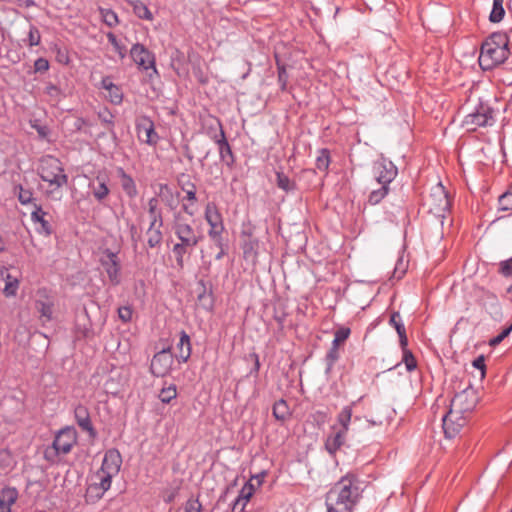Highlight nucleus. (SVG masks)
Wrapping results in <instances>:
<instances>
[{
	"label": "nucleus",
	"instance_id": "nucleus-10",
	"mask_svg": "<svg viewBox=\"0 0 512 512\" xmlns=\"http://www.w3.org/2000/svg\"><path fill=\"white\" fill-rule=\"evenodd\" d=\"M429 210L438 216H444L450 208V199L442 183H437L431 188L428 198Z\"/></svg>",
	"mask_w": 512,
	"mask_h": 512
},
{
	"label": "nucleus",
	"instance_id": "nucleus-17",
	"mask_svg": "<svg viewBox=\"0 0 512 512\" xmlns=\"http://www.w3.org/2000/svg\"><path fill=\"white\" fill-rule=\"evenodd\" d=\"M122 465V457L117 449L106 451L101 468L99 470L106 472L112 476L118 475Z\"/></svg>",
	"mask_w": 512,
	"mask_h": 512
},
{
	"label": "nucleus",
	"instance_id": "nucleus-9",
	"mask_svg": "<svg viewBox=\"0 0 512 512\" xmlns=\"http://www.w3.org/2000/svg\"><path fill=\"white\" fill-rule=\"evenodd\" d=\"M99 262L107 274L109 282L114 286L119 285L121 283V261L118 257V252L104 249Z\"/></svg>",
	"mask_w": 512,
	"mask_h": 512
},
{
	"label": "nucleus",
	"instance_id": "nucleus-15",
	"mask_svg": "<svg viewBox=\"0 0 512 512\" xmlns=\"http://www.w3.org/2000/svg\"><path fill=\"white\" fill-rule=\"evenodd\" d=\"M54 303V297L46 289H39L37 291L35 309L39 313L42 322H49L52 320Z\"/></svg>",
	"mask_w": 512,
	"mask_h": 512
},
{
	"label": "nucleus",
	"instance_id": "nucleus-45",
	"mask_svg": "<svg viewBox=\"0 0 512 512\" xmlns=\"http://www.w3.org/2000/svg\"><path fill=\"white\" fill-rule=\"evenodd\" d=\"M277 69H278V83L282 91H285L288 84V74L284 65L280 64L277 61Z\"/></svg>",
	"mask_w": 512,
	"mask_h": 512
},
{
	"label": "nucleus",
	"instance_id": "nucleus-27",
	"mask_svg": "<svg viewBox=\"0 0 512 512\" xmlns=\"http://www.w3.org/2000/svg\"><path fill=\"white\" fill-rule=\"evenodd\" d=\"M18 498L16 488L7 487L0 492V512H11V506Z\"/></svg>",
	"mask_w": 512,
	"mask_h": 512
},
{
	"label": "nucleus",
	"instance_id": "nucleus-26",
	"mask_svg": "<svg viewBox=\"0 0 512 512\" xmlns=\"http://www.w3.org/2000/svg\"><path fill=\"white\" fill-rule=\"evenodd\" d=\"M100 87L108 92L106 97L113 104H120L123 99V93L119 86L115 85L110 77H104L101 80Z\"/></svg>",
	"mask_w": 512,
	"mask_h": 512
},
{
	"label": "nucleus",
	"instance_id": "nucleus-6",
	"mask_svg": "<svg viewBox=\"0 0 512 512\" xmlns=\"http://www.w3.org/2000/svg\"><path fill=\"white\" fill-rule=\"evenodd\" d=\"M204 219L209 225V238L214 242L216 246H221L225 226L222 214L220 213L215 203H207L204 211Z\"/></svg>",
	"mask_w": 512,
	"mask_h": 512
},
{
	"label": "nucleus",
	"instance_id": "nucleus-3",
	"mask_svg": "<svg viewBox=\"0 0 512 512\" xmlns=\"http://www.w3.org/2000/svg\"><path fill=\"white\" fill-rule=\"evenodd\" d=\"M38 174L42 181L48 184L45 195L51 199H60V189L68 182L62 163L54 156L47 155L41 158Z\"/></svg>",
	"mask_w": 512,
	"mask_h": 512
},
{
	"label": "nucleus",
	"instance_id": "nucleus-64",
	"mask_svg": "<svg viewBox=\"0 0 512 512\" xmlns=\"http://www.w3.org/2000/svg\"><path fill=\"white\" fill-rule=\"evenodd\" d=\"M182 210L189 216H193L195 211L187 204L182 205Z\"/></svg>",
	"mask_w": 512,
	"mask_h": 512
},
{
	"label": "nucleus",
	"instance_id": "nucleus-29",
	"mask_svg": "<svg viewBox=\"0 0 512 512\" xmlns=\"http://www.w3.org/2000/svg\"><path fill=\"white\" fill-rule=\"evenodd\" d=\"M352 415H353L352 405L344 406L337 415V424L339 425V427L337 426V429H340V430L348 433L349 428H350V423L352 420Z\"/></svg>",
	"mask_w": 512,
	"mask_h": 512
},
{
	"label": "nucleus",
	"instance_id": "nucleus-21",
	"mask_svg": "<svg viewBox=\"0 0 512 512\" xmlns=\"http://www.w3.org/2000/svg\"><path fill=\"white\" fill-rule=\"evenodd\" d=\"M331 429L332 433L326 438L325 448L330 454H334L345 443L347 432L337 429V425H333Z\"/></svg>",
	"mask_w": 512,
	"mask_h": 512
},
{
	"label": "nucleus",
	"instance_id": "nucleus-40",
	"mask_svg": "<svg viewBox=\"0 0 512 512\" xmlns=\"http://www.w3.org/2000/svg\"><path fill=\"white\" fill-rule=\"evenodd\" d=\"M109 43L113 46L114 51L118 54L119 58L122 60L126 57L127 49L124 44H122L114 33L108 32L106 34Z\"/></svg>",
	"mask_w": 512,
	"mask_h": 512
},
{
	"label": "nucleus",
	"instance_id": "nucleus-44",
	"mask_svg": "<svg viewBox=\"0 0 512 512\" xmlns=\"http://www.w3.org/2000/svg\"><path fill=\"white\" fill-rule=\"evenodd\" d=\"M402 349H403V362L406 366V369L409 372L413 371L417 366L416 360L410 350H408L406 347H402Z\"/></svg>",
	"mask_w": 512,
	"mask_h": 512
},
{
	"label": "nucleus",
	"instance_id": "nucleus-43",
	"mask_svg": "<svg viewBox=\"0 0 512 512\" xmlns=\"http://www.w3.org/2000/svg\"><path fill=\"white\" fill-rule=\"evenodd\" d=\"M351 330L348 327H341L334 333V339L332 345L339 347L340 344L344 343L350 336Z\"/></svg>",
	"mask_w": 512,
	"mask_h": 512
},
{
	"label": "nucleus",
	"instance_id": "nucleus-58",
	"mask_svg": "<svg viewBox=\"0 0 512 512\" xmlns=\"http://www.w3.org/2000/svg\"><path fill=\"white\" fill-rule=\"evenodd\" d=\"M503 197H504V194L501 195L499 198V202H500V205L502 206V209H504V210L512 209V198L509 200H506V201H502Z\"/></svg>",
	"mask_w": 512,
	"mask_h": 512
},
{
	"label": "nucleus",
	"instance_id": "nucleus-53",
	"mask_svg": "<svg viewBox=\"0 0 512 512\" xmlns=\"http://www.w3.org/2000/svg\"><path fill=\"white\" fill-rule=\"evenodd\" d=\"M35 72H45L49 69V62L45 58H38L34 62Z\"/></svg>",
	"mask_w": 512,
	"mask_h": 512
},
{
	"label": "nucleus",
	"instance_id": "nucleus-13",
	"mask_svg": "<svg viewBox=\"0 0 512 512\" xmlns=\"http://www.w3.org/2000/svg\"><path fill=\"white\" fill-rule=\"evenodd\" d=\"M372 172L375 184L390 185L397 176L396 166L385 158L378 159L373 163Z\"/></svg>",
	"mask_w": 512,
	"mask_h": 512
},
{
	"label": "nucleus",
	"instance_id": "nucleus-55",
	"mask_svg": "<svg viewBox=\"0 0 512 512\" xmlns=\"http://www.w3.org/2000/svg\"><path fill=\"white\" fill-rule=\"evenodd\" d=\"M119 318L125 322L130 321L132 317V310L130 307H121L118 309Z\"/></svg>",
	"mask_w": 512,
	"mask_h": 512
},
{
	"label": "nucleus",
	"instance_id": "nucleus-49",
	"mask_svg": "<svg viewBox=\"0 0 512 512\" xmlns=\"http://www.w3.org/2000/svg\"><path fill=\"white\" fill-rule=\"evenodd\" d=\"M183 191L186 193V199L190 201L192 204L196 202V187L193 183L188 182L182 187Z\"/></svg>",
	"mask_w": 512,
	"mask_h": 512
},
{
	"label": "nucleus",
	"instance_id": "nucleus-33",
	"mask_svg": "<svg viewBox=\"0 0 512 512\" xmlns=\"http://www.w3.org/2000/svg\"><path fill=\"white\" fill-rule=\"evenodd\" d=\"M379 187H372L368 196V203L371 205L379 204L389 193V185L377 184Z\"/></svg>",
	"mask_w": 512,
	"mask_h": 512
},
{
	"label": "nucleus",
	"instance_id": "nucleus-39",
	"mask_svg": "<svg viewBox=\"0 0 512 512\" xmlns=\"http://www.w3.org/2000/svg\"><path fill=\"white\" fill-rule=\"evenodd\" d=\"M99 12H100L103 22L108 27L112 28V27H115L118 25L119 19H118L117 14L113 10L100 7Z\"/></svg>",
	"mask_w": 512,
	"mask_h": 512
},
{
	"label": "nucleus",
	"instance_id": "nucleus-57",
	"mask_svg": "<svg viewBox=\"0 0 512 512\" xmlns=\"http://www.w3.org/2000/svg\"><path fill=\"white\" fill-rule=\"evenodd\" d=\"M45 92L47 95H49L55 99H57L60 96V89L53 84L47 85L45 88Z\"/></svg>",
	"mask_w": 512,
	"mask_h": 512
},
{
	"label": "nucleus",
	"instance_id": "nucleus-20",
	"mask_svg": "<svg viewBox=\"0 0 512 512\" xmlns=\"http://www.w3.org/2000/svg\"><path fill=\"white\" fill-rule=\"evenodd\" d=\"M260 246V241L257 238L242 240L241 249L244 260L255 266L258 262Z\"/></svg>",
	"mask_w": 512,
	"mask_h": 512
},
{
	"label": "nucleus",
	"instance_id": "nucleus-2",
	"mask_svg": "<svg viewBox=\"0 0 512 512\" xmlns=\"http://www.w3.org/2000/svg\"><path fill=\"white\" fill-rule=\"evenodd\" d=\"M362 482L352 473L343 476L326 495L328 512H352L361 498Z\"/></svg>",
	"mask_w": 512,
	"mask_h": 512
},
{
	"label": "nucleus",
	"instance_id": "nucleus-22",
	"mask_svg": "<svg viewBox=\"0 0 512 512\" xmlns=\"http://www.w3.org/2000/svg\"><path fill=\"white\" fill-rule=\"evenodd\" d=\"M74 415L79 427L82 430L89 432L91 436H95L96 433L93 428L87 407L84 405L76 406L74 410Z\"/></svg>",
	"mask_w": 512,
	"mask_h": 512
},
{
	"label": "nucleus",
	"instance_id": "nucleus-51",
	"mask_svg": "<svg viewBox=\"0 0 512 512\" xmlns=\"http://www.w3.org/2000/svg\"><path fill=\"white\" fill-rule=\"evenodd\" d=\"M19 195L18 199L21 204L26 205L31 203L33 199V194L30 190L24 189L22 186H19Z\"/></svg>",
	"mask_w": 512,
	"mask_h": 512
},
{
	"label": "nucleus",
	"instance_id": "nucleus-54",
	"mask_svg": "<svg viewBox=\"0 0 512 512\" xmlns=\"http://www.w3.org/2000/svg\"><path fill=\"white\" fill-rule=\"evenodd\" d=\"M473 367L480 370L481 377L485 376V358L483 355L478 356L472 363Z\"/></svg>",
	"mask_w": 512,
	"mask_h": 512
},
{
	"label": "nucleus",
	"instance_id": "nucleus-35",
	"mask_svg": "<svg viewBox=\"0 0 512 512\" xmlns=\"http://www.w3.org/2000/svg\"><path fill=\"white\" fill-rule=\"evenodd\" d=\"M134 14L140 18L148 21L153 20V14L149 8L140 0H134L131 2Z\"/></svg>",
	"mask_w": 512,
	"mask_h": 512
},
{
	"label": "nucleus",
	"instance_id": "nucleus-24",
	"mask_svg": "<svg viewBox=\"0 0 512 512\" xmlns=\"http://www.w3.org/2000/svg\"><path fill=\"white\" fill-rule=\"evenodd\" d=\"M89 188L92 190L94 198L99 202L106 199L110 193L107 186V177L102 175H97L95 181L89 184Z\"/></svg>",
	"mask_w": 512,
	"mask_h": 512
},
{
	"label": "nucleus",
	"instance_id": "nucleus-50",
	"mask_svg": "<svg viewBox=\"0 0 512 512\" xmlns=\"http://www.w3.org/2000/svg\"><path fill=\"white\" fill-rule=\"evenodd\" d=\"M511 331H512V324L509 327H507L506 329H504L499 335L490 339L489 345L492 347L497 346L511 333Z\"/></svg>",
	"mask_w": 512,
	"mask_h": 512
},
{
	"label": "nucleus",
	"instance_id": "nucleus-36",
	"mask_svg": "<svg viewBox=\"0 0 512 512\" xmlns=\"http://www.w3.org/2000/svg\"><path fill=\"white\" fill-rule=\"evenodd\" d=\"M195 246H185L183 243H176L172 248V252L175 256L177 266L179 268L184 267V255L188 252L189 249H193Z\"/></svg>",
	"mask_w": 512,
	"mask_h": 512
},
{
	"label": "nucleus",
	"instance_id": "nucleus-34",
	"mask_svg": "<svg viewBox=\"0 0 512 512\" xmlns=\"http://www.w3.org/2000/svg\"><path fill=\"white\" fill-rule=\"evenodd\" d=\"M161 228H162V226L149 225L146 235H147V244L150 248H155L162 243L163 234H162Z\"/></svg>",
	"mask_w": 512,
	"mask_h": 512
},
{
	"label": "nucleus",
	"instance_id": "nucleus-30",
	"mask_svg": "<svg viewBox=\"0 0 512 512\" xmlns=\"http://www.w3.org/2000/svg\"><path fill=\"white\" fill-rule=\"evenodd\" d=\"M2 277L5 280V286L3 288V293L6 297H13L16 295L17 290L19 288V280L17 277H13L7 270L3 271Z\"/></svg>",
	"mask_w": 512,
	"mask_h": 512
},
{
	"label": "nucleus",
	"instance_id": "nucleus-11",
	"mask_svg": "<svg viewBox=\"0 0 512 512\" xmlns=\"http://www.w3.org/2000/svg\"><path fill=\"white\" fill-rule=\"evenodd\" d=\"M215 126V133L210 134V138L217 144L219 150V156L222 161H224L228 166H232L235 159L229 145L225 132L223 130L222 124L220 120H213Z\"/></svg>",
	"mask_w": 512,
	"mask_h": 512
},
{
	"label": "nucleus",
	"instance_id": "nucleus-52",
	"mask_svg": "<svg viewBox=\"0 0 512 512\" xmlns=\"http://www.w3.org/2000/svg\"><path fill=\"white\" fill-rule=\"evenodd\" d=\"M500 272L504 276L512 275V257L500 263Z\"/></svg>",
	"mask_w": 512,
	"mask_h": 512
},
{
	"label": "nucleus",
	"instance_id": "nucleus-56",
	"mask_svg": "<svg viewBox=\"0 0 512 512\" xmlns=\"http://www.w3.org/2000/svg\"><path fill=\"white\" fill-rule=\"evenodd\" d=\"M326 358L329 361V365H333L334 362L339 358L338 347L332 345L329 352L327 353Z\"/></svg>",
	"mask_w": 512,
	"mask_h": 512
},
{
	"label": "nucleus",
	"instance_id": "nucleus-31",
	"mask_svg": "<svg viewBox=\"0 0 512 512\" xmlns=\"http://www.w3.org/2000/svg\"><path fill=\"white\" fill-rule=\"evenodd\" d=\"M148 213L150 217V225L163 226L162 213L158 209V200L153 197L148 201Z\"/></svg>",
	"mask_w": 512,
	"mask_h": 512
},
{
	"label": "nucleus",
	"instance_id": "nucleus-62",
	"mask_svg": "<svg viewBox=\"0 0 512 512\" xmlns=\"http://www.w3.org/2000/svg\"><path fill=\"white\" fill-rule=\"evenodd\" d=\"M220 250L219 252L216 254L215 256V259L216 260H220L224 257L225 255V249H224V241L222 240V245L221 246H217Z\"/></svg>",
	"mask_w": 512,
	"mask_h": 512
},
{
	"label": "nucleus",
	"instance_id": "nucleus-18",
	"mask_svg": "<svg viewBox=\"0 0 512 512\" xmlns=\"http://www.w3.org/2000/svg\"><path fill=\"white\" fill-rule=\"evenodd\" d=\"M113 478L114 476L98 470L93 476V482L88 490L91 493H95L96 497L101 498L110 489Z\"/></svg>",
	"mask_w": 512,
	"mask_h": 512
},
{
	"label": "nucleus",
	"instance_id": "nucleus-8",
	"mask_svg": "<svg viewBox=\"0 0 512 512\" xmlns=\"http://www.w3.org/2000/svg\"><path fill=\"white\" fill-rule=\"evenodd\" d=\"M494 122L493 110L480 103L473 112L465 116L463 126L469 131H475L479 127L491 126Z\"/></svg>",
	"mask_w": 512,
	"mask_h": 512
},
{
	"label": "nucleus",
	"instance_id": "nucleus-23",
	"mask_svg": "<svg viewBox=\"0 0 512 512\" xmlns=\"http://www.w3.org/2000/svg\"><path fill=\"white\" fill-rule=\"evenodd\" d=\"M177 354L176 358L180 363H185L191 356V340L185 331L180 332L179 341L176 345Z\"/></svg>",
	"mask_w": 512,
	"mask_h": 512
},
{
	"label": "nucleus",
	"instance_id": "nucleus-60",
	"mask_svg": "<svg viewBox=\"0 0 512 512\" xmlns=\"http://www.w3.org/2000/svg\"><path fill=\"white\" fill-rule=\"evenodd\" d=\"M99 118L102 120V122L111 124L112 123V115L109 113H99Z\"/></svg>",
	"mask_w": 512,
	"mask_h": 512
},
{
	"label": "nucleus",
	"instance_id": "nucleus-42",
	"mask_svg": "<svg viewBox=\"0 0 512 512\" xmlns=\"http://www.w3.org/2000/svg\"><path fill=\"white\" fill-rule=\"evenodd\" d=\"M503 1L504 0H493V7L489 17L491 22L497 23L503 19L505 14Z\"/></svg>",
	"mask_w": 512,
	"mask_h": 512
},
{
	"label": "nucleus",
	"instance_id": "nucleus-63",
	"mask_svg": "<svg viewBox=\"0 0 512 512\" xmlns=\"http://www.w3.org/2000/svg\"><path fill=\"white\" fill-rule=\"evenodd\" d=\"M265 475H266V473L262 472L260 474H257L256 476H254L250 481L252 482V480H256L257 481V485H261Z\"/></svg>",
	"mask_w": 512,
	"mask_h": 512
},
{
	"label": "nucleus",
	"instance_id": "nucleus-59",
	"mask_svg": "<svg viewBox=\"0 0 512 512\" xmlns=\"http://www.w3.org/2000/svg\"><path fill=\"white\" fill-rule=\"evenodd\" d=\"M241 238H242V240H244V239H250V238H255V237L253 236V230H252V228H251V227H249V228H247V229H245V228H244V229L241 231Z\"/></svg>",
	"mask_w": 512,
	"mask_h": 512
},
{
	"label": "nucleus",
	"instance_id": "nucleus-37",
	"mask_svg": "<svg viewBox=\"0 0 512 512\" xmlns=\"http://www.w3.org/2000/svg\"><path fill=\"white\" fill-rule=\"evenodd\" d=\"M177 397V387L175 384H169L163 387L159 394V400L164 404H169L173 399Z\"/></svg>",
	"mask_w": 512,
	"mask_h": 512
},
{
	"label": "nucleus",
	"instance_id": "nucleus-19",
	"mask_svg": "<svg viewBox=\"0 0 512 512\" xmlns=\"http://www.w3.org/2000/svg\"><path fill=\"white\" fill-rule=\"evenodd\" d=\"M47 212L41 206L34 204V209L31 212V221L35 225L37 233L49 236L52 234V226L46 219Z\"/></svg>",
	"mask_w": 512,
	"mask_h": 512
},
{
	"label": "nucleus",
	"instance_id": "nucleus-48",
	"mask_svg": "<svg viewBox=\"0 0 512 512\" xmlns=\"http://www.w3.org/2000/svg\"><path fill=\"white\" fill-rule=\"evenodd\" d=\"M277 186L284 191H290L293 188L290 179L283 173H277Z\"/></svg>",
	"mask_w": 512,
	"mask_h": 512
},
{
	"label": "nucleus",
	"instance_id": "nucleus-1",
	"mask_svg": "<svg viewBox=\"0 0 512 512\" xmlns=\"http://www.w3.org/2000/svg\"><path fill=\"white\" fill-rule=\"evenodd\" d=\"M478 399V393L471 385L455 394L449 411L442 419L446 438L452 439L460 433L474 411Z\"/></svg>",
	"mask_w": 512,
	"mask_h": 512
},
{
	"label": "nucleus",
	"instance_id": "nucleus-41",
	"mask_svg": "<svg viewBox=\"0 0 512 512\" xmlns=\"http://www.w3.org/2000/svg\"><path fill=\"white\" fill-rule=\"evenodd\" d=\"M330 165V153L327 149H321L316 158V167L318 170L326 172Z\"/></svg>",
	"mask_w": 512,
	"mask_h": 512
},
{
	"label": "nucleus",
	"instance_id": "nucleus-25",
	"mask_svg": "<svg viewBox=\"0 0 512 512\" xmlns=\"http://www.w3.org/2000/svg\"><path fill=\"white\" fill-rule=\"evenodd\" d=\"M255 492V486L254 484L249 481L244 484V486L241 488L238 497L234 501L233 504V511L236 512L237 510L239 512H242L249 502L250 498Z\"/></svg>",
	"mask_w": 512,
	"mask_h": 512
},
{
	"label": "nucleus",
	"instance_id": "nucleus-61",
	"mask_svg": "<svg viewBox=\"0 0 512 512\" xmlns=\"http://www.w3.org/2000/svg\"><path fill=\"white\" fill-rule=\"evenodd\" d=\"M213 120H219L218 118H215V117H211L209 119V126L207 127V133L208 135L210 136V134H214L215 133V126H214V123H213Z\"/></svg>",
	"mask_w": 512,
	"mask_h": 512
},
{
	"label": "nucleus",
	"instance_id": "nucleus-7",
	"mask_svg": "<svg viewBox=\"0 0 512 512\" xmlns=\"http://www.w3.org/2000/svg\"><path fill=\"white\" fill-rule=\"evenodd\" d=\"M172 229L179 242L185 246H197L203 237L180 213L175 214Z\"/></svg>",
	"mask_w": 512,
	"mask_h": 512
},
{
	"label": "nucleus",
	"instance_id": "nucleus-16",
	"mask_svg": "<svg viewBox=\"0 0 512 512\" xmlns=\"http://www.w3.org/2000/svg\"><path fill=\"white\" fill-rule=\"evenodd\" d=\"M136 130L140 141L148 145H155L158 142V134L154 129L153 122L149 118L144 117L139 120L136 124Z\"/></svg>",
	"mask_w": 512,
	"mask_h": 512
},
{
	"label": "nucleus",
	"instance_id": "nucleus-46",
	"mask_svg": "<svg viewBox=\"0 0 512 512\" xmlns=\"http://www.w3.org/2000/svg\"><path fill=\"white\" fill-rule=\"evenodd\" d=\"M202 504L198 499L190 498L186 501L184 505V512H201Z\"/></svg>",
	"mask_w": 512,
	"mask_h": 512
},
{
	"label": "nucleus",
	"instance_id": "nucleus-4",
	"mask_svg": "<svg viewBox=\"0 0 512 512\" xmlns=\"http://www.w3.org/2000/svg\"><path fill=\"white\" fill-rule=\"evenodd\" d=\"M509 55L508 38L502 33H493L482 44L479 65L483 70H491L502 64Z\"/></svg>",
	"mask_w": 512,
	"mask_h": 512
},
{
	"label": "nucleus",
	"instance_id": "nucleus-5",
	"mask_svg": "<svg viewBox=\"0 0 512 512\" xmlns=\"http://www.w3.org/2000/svg\"><path fill=\"white\" fill-rule=\"evenodd\" d=\"M76 441V432L73 428L66 427L61 429L55 436L52 446L46 449L45 458L47 460H54L55 456L69 453L76 444Z\"/></svg>",
	"mask_w": 512,
	"mask_h": 512
},
{
	"label": "nucleus",
	"instance_id": "nucleus-47",
	"mask_svg": "<svg viewBox=\"0 0 512 512\" xmlns=\"http://www.w3.org/2000/svg\"><path fill=\"white\" fill-rule=\"evenodd\" d=\"M28 41L30 46H37L40 44L41 35L35 26H31L28 33Z\"/></svg>",
	"mask_w": 512,
	"mask_h": 512
},
{
	"label": "nucleus",
	"instance_id": "nucleus-28",
	"mask_svg": "<svg viewBox=\"0 0 512 512\" xmlns=\"http://www.w3.org/2000/svg\"><path fill=\"white\" fill-rule=\"evenodd\" d=\"M117 173L120 178L121 187L125 194L129 198L136 197L138 191L133 178L130 175H128L121 167L117 169Z\"/></svg>",
	"mask_w": 512,
	"mask_h": 512
},
{
	"label": "nucleus",
	"instance_id": "nucleus-38",
	"mask_svg": "<svg viewBox=\"0 0 512 512\" xmlns=\"http://www.w3.org/2000/svg\"><path fill=\"white\" fill-rule=\"evenodd\" d=\"M273 415L277 420L284 421L290 416L289 407L285 400L277 401L273 406Z\"/></svg>",
	"mask_w": 512,
	"mask_h": 512
},
{
	"label": "nucleus",
	"instance_id": "nucleus-14",
	"mask_svg": "<svg viewBox=\"0 0 512 512\" xmlns=\"http://www.w3.org/2000/svg\"><path fill=\"white\" fill-rule=\"evenodd\" d=\"M130 55L141 69L145 71L152 70L154 74H157L155 56L144 45L140 43L134 44L130 50Z\"/></svg>",
	"mask_w": 512,
	"mask_h": 512
},
{
	"label": "nucleus",
	"instance_id": "nucleus-32",
	"mask_svg": "<svg viewBox=\"0 0 512 512\" xmlns=\"http://www.w3.org/2000/svg\"><path fill=\"white\" fill-rule=\"evenodd\" d=\"M390 324L396 329L397 334L400 339L401 347H406L408 344V339L406 336V330L402 323L401 316L398 312H394L390 317Z\"/></svg>",
	"mask_w": 512,
	"mask_h": 512
},
{
	"label": "nucleus",
	"instance_id": "nucleus-12",
	"mask_svg": "<svg viewBox=\"0 0 512 512\" xmlns=\"http://www.w3.org/2000/svg\"><path fill=\"white\" fill-rule=\"evenodd\" d=\"M173 363L174 356L170 347L164 348L153 356L150 371L156 377H164L170 373Z\"/></svg>",
	"mask_w": 512,
	"mask_h": 512
}]
</instances>
